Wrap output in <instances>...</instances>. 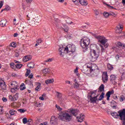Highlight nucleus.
<instances>
[{
  "instance_id": "5fc2aeb1",
  "label": "nucleus",
  "mask_w": 125,
  "mask_h": 125,
  "mask_svg": "<svg viewBox=\"0 0 125 125\" xmlns=\"http://www.w3.org/2000/svg\"><path fill=\"white\" fill-rule=\"evenodd\" d=\"M16 67L18 69H20V68H21V67H22V64H17L16 65Z\"/></svg>"
},
{
  "instance_id": "09e8293b",
  "label": "nucleus",
  "mask_w": 125,
  "mask_h": 125,
  "mask_svg": "<svg viewBox=\"0 0 125 125\" xmlns=\"http://www.w3.org/2000/svg\"><path fill=\"white\" fill-rule=\"evenodd\" d=\"M4 3V1L3 0L0 1V9L2 7Z\"/></svg>"
},
{
  "instance_id": "20e7f679",
  "label": "nucleus",
  "mask_w": 125,
  "mask_h": 125,
  "mask_svg": "<svg viewBox=\"0 0 125 125\" xmlns=\"http://www.w3.org/2000/svg\"><path fill=\"white\" fill-rule=\"evenodd\" d=\"M85 66L87 69V70L84 72L85 74H91V73H96L97 74V73L99 72L98 66L94 63L91 62L87 63Z\"/></svg>"
},
{
  "instance_id": "052dcab7",
  "label": "nucleus",
  "mask_w": 125,
  "mask_h": 125,
  "mask_svg": "<svg viewBox=\"0 0 125 125\" xmlns=\"http://www.w3.org/2000/svg\"><path fill=\"white\" fill-rule=\"evenodd\" d=\"M10 66L11 68H12V69H14V63L12 62L11 63H10Z\"/></svg>"
},
{
  "instance_id": "de8ad7c7",
  "label": "nucleus",
  "mask_w": 125,
  "mask_h": 125,
  "mask_svg": "<svg viewBox=\"0 0 125 125\" xmlns=\"http://www.w3.org/2000/svg\"><path fill=\"white\" fill-rule=\"evenodd\" d=\"M22 122H23V124H27V123H28V120L26 118H24L23 119H22Z\"/></svg>"
},
{
  "instance_id": "864d4df0",
  "label": "nucleus",
  "mask_w": 125,
  "mask_h": 125,
  "mask_svg": "<svg viewBox=\"0 0 125 125\" xmlns=\"http://www.w3.org/2000/svg\"><path fill=\"white\" fill-rule=\"evenodd\" d=\"M39 125H48V123L47 122L41 123L39 124Z\"/></svg>"
},
{
  "instance_id": "49530a36",
  "label": "nucleus",
  "mask_w": 125,
  "mask_h": 125,
  "mask_svg": "<svg viewBox=\"0 0 125 125\" xmlns=\"http://www.w3.org/2000/svg\"><path fill=\"white\" fill-rule=\"evenodd\" d=\"M31 73V70L30 69H27L26 73H25V77H28L29 74Z\"/></svg>"
},
{
  "instance_id": "a211bd4d",
  "label": "nucleus",
  "mask_w": 125,
  "mask_h": 125,
  "mask_svg": "<svg viewBox=\"0 0 125 125\" xmlns=\"http://www.w3.org/2000/svg\"><path fill=\"white\" fill-rule=\"evenodd\" d=\"M77 118L78 119V122H79V123H82V122H83V119H84V115L81 114Z\"/></svg>"
},
{
  "instance_id": "423d86ee",
  "label": "nucleus",
  "mask_w": 125,
  "mask_h": 125,
  "mask_svg": "<svg viewBox=\"0 0 125 125\" xmlns=\"http://www.w3.org/2000/svg\"><path fill=\"white\" fill-rule=\"evenodd\" d=\"M99 57V53L94 49H91L90 53L89 58L91 62H95Z\"/></svg>"
},
{
  "instance_id": "6e6552de",
  "label": "nucleus",
  "mask_w": 125,
  "mask_h": 125,
  "mask_svg": "<svg viewBox=\"0 0 125 125\" xmlns=\"http://www.w3.org/2000/svg\"><path fill=\"white\" fill-rule=\"evenodd\" d=\"M98 92H99L97 91V90L90 91L88 94V98H89V97H95V96H97V95H98L99 97L100 94L98 93Z\"/></svg>"
},
{
  "instance_id": "13d9d810",
  "label": "nucleus",
  "mask_w": 125,
  "mask_h": 125,
  "mask_svg": "<svg viewBox=\"0 0 125 125\" xmlns=\"http://www.w3.org/2000/svg\"><path fill=\"white\" fill-rule=\"evenodd\" d=\"M35 106H37V107H40V106H41V103L37 102L35 104Z\"/></svg>"
},
{
  "instance_id": "4d7b16f0",
  "label": "nucleus",
  "mask_w": 125,
  "mask_h": 125,
  "mask_svg": "<svg viewBox=\"0 0 125 125\" xmlns=\"http://www.w3.org/2000/svg\"><path fill=\"white\" fill-rule=\"evenodd\" d=\"M42 39H39L37 41V42L38 44H40V43H42Z\"/></svg>"
},
{
  "instance_id": "bf43d9fd",
  "label": "nucleus",
  "mask_w": 125,
  "mask_h": 125,
  "mask_svg": "<svg viewBox=\"0 0 125 125\" xmlns=\"http://www.w3.org/2000/svg\"><path fill=\"white\" fill-rule=\"evenodd\" d=\"M13 24L14 25H17V21L16 19H14L13 20Z\"/></svg>"
},
{
  "instance_id": "774afa93",
  "label": "nucleus",
  "mask_w": 125,
  "mask_h": 125,
  "mask_svg": "<svg viewBox=\"0 0 125 125\" xmlns=\"http://www.w3.org/2000/svg\"><path fill=\"white\" fill-rule=\"evenodd\" d=\"M19 55H20V54L18 52H16L15 54V56H16V57H18Z\"/></svg>"
},
{
  "instance_id": "cd10ccee",
  "label": "nucleus",
  "mask_w": 125,
  "mask_h": 125,
  "mask_svg": "<svg viewBox=\"0 0 125 125\" xmlns=\"http://www.w3.org/2000/svg\"><path fill=\"white\" fill-rule=\"evenodd\" d=\"M74 74L76 75V76H80V73H79V67H77L73 71Z\"/></svg>"
},
{
  "instance_id": "37998d69",
  "label": "nucleus",
  "mask_w": 125,
  "mask_h": 125,
  "mask_svg": "<svg viewBox=\"0 0 125 125\" xmlns=\"http://www.w3.org/2000/svg\"><path fill=\"white\" fill-rule=\"evenodd\" d=\"M21 7L23 10L26 9V3L25 2H22L21 3Z\"/></svg>"
},
{
  "instance_id": "ddd939ff",
  "label": "nucleus",
  "mask_w": 125,
  "mask_h": 125,
  "mask_svg": "<svg viewBox=\"0 0 125 125\" xmlns=\"http://www.w3.org/2000/svg\"><path fill=\"white\" fill-rule=\"evenodd\" d=\"M7 20L5 19H2L0 21V26L1 27H6Z\"/></svg>"
},
{
  "instance_id": "9d476101",
  "label": "nucleus",
  "mask_w": 125,
  "mask_h": 125,
  "mask_svg": "<svg viewBox=\"0 0 125 125\" xmlns=\"http://www.w3.org/2000/svg\"><path fill=\"white\" fill-rule=\"evenodd\" d=\"M26 16L27 17V22L29 25H35V18L32 19V20H30V18L29 17V12H26Z\"/></svg>"
},
{
  "instance_id": "0e129e2a",
  "label": "nucleus",
  "mask_w": 125,
  "mask_h": 125,
  "mask_svg": "<svg viewBox=\"0 0 125 125\" xmlns=\"http://www.w3.org/2000/svg\"><path fill=\"white\" fill-rule=\"evenodd\" d=\"M2 101H3V102H6V101H7V99H6V98L3 97L2 99Z\"/></svg>"
},
{
  "instance_id": "0eeeda50",
  "label": "nucleus",
  "mask_w": 125,
  "mask_h": 125,
  "mask_svg": "<svg viewBox=\"0 0 125 125\" xmlns=\"http://www.w3.org/2000/svg\"><path fill=\"white\" fill-rule=\"evenodd\" d=\"M124 29V25L119 23L116 28L115 32L116 34H121Z\"/></svg>"
},
{
  "instance_id": "e433bc0d",
  "label": "nucleus",
  "mask_w": 125,
  "mask_h": 125,
  "mask_svg": "<svg viewBox=\"0 0 125 125\" xmlns=\"http://www.w3.org/2000/svg\"><path fill=\"white\" fill-rule=\"evenodd\" d=\"M63 27L64 31H65L66 33H68V31H69V27H68V26L66 25H64Z\"/></svg>"
},
{
  "instance_id": "5701e85b",
  "label": "nucleus",
  "mask_w": 125,
  "mask_h": 125,
  "mask_svg": "<svg viewBox=\"0 0 125 125\" xmlns=\"http://www.w3.org/2000/svg\"><path fill=\"white\" fill-rule=\"evenodd\" d=\"M111 115L113 118H118V117H119V116H120L119 114L116 112H111Z\"/></svg>"
},
{
  "instance_id": "473e14b6",
  "label": "nucleus",
  "mask_w": 125,
  "mask_h": 125,
  "mask_svg": "<svg viewBox=\"0 0 125 125\" xmlns=\"http://www.w3.org/2000/svg\"><path fill=\"white\" fill-rule=\"evenodd\" d=\"M27 66L29 68H34L35 67V64H34V62H30L27 64Z\"/></svg>"
},
{
  "instance_id": "680f3d73",
  "label": "nucleus",
  "mask_w": 125,
  "mask_h": 125,
  "mask_svg": "<svg viewBox=\"0 0 125 125\" xmlns=\"http://www.w3.org/2000/svg\"><path fill=\"white\" fill-rule=\"evenodd\" d=\"M104 4H105V5L108 6V7H109V8H112V9L114 8V7H113V6H112L107 4V3H104Z\"/></svg>"
},
{
  "instance_id": "e2e57ef3",
  "label": "nucleus",
  "mask_w": 125,
  "mask_h": 125,
  "mask_svg": "<svg viewBox=\"0 0 125 125\" xmlns=\"http://www.w3.org/2000/svg\"><path fill=\"white\" fill-rule=\"evenodd\" d=\"M33 77H34V75H33V74H31L28 76L29 79H33Z\"/></svg>"
},
{
  "instance_id": "4468645a",
  "label": "nucleus",
  "mask_w": 125,
  "mask_h": 125,
  "mask_svg": "<svg viewBox=\"0 0 125 125\" xmlns=\"http://www.w3.org/2000/svg\"><path fill=\"white\" fill-rule=\"evenodd\" d=\"M114 90H112L109 91L106 93V94H105V96H106L107 97L106 100H110V97H111V95H112V94H114Z\"/></svg>"
},
{
  "instance_id": "58836bf2",
  "label": "nucleus",
  "mask_w": 125,
  "mask_h": 125,
  "mask_svg": "<svg viewBox=\"0 0 125 125\" xmlns=\"http://www.w3.org/2000/svg\"><path fill=\"white\" fill-rule=\"evenodd\" d=\"M109 15L110 14H109V13H107V12L104 13V16L105 17V18H108Z\"/></svg>"
},
{
  "instance_id": "2f4dec72",
  "label": "nucleus",
  "mask_w": 125,
  "mask_h": 125,
  "mask_svg": "<svg viewBox=\"0 0 125 125\" xmlns=\"http://www.w3.org/2000/svg\"><path fill=\"white\" fill-rule=\"evenodd\" d=\"M104 95H105V93L102 92L101 95L99 97L98 100H99V101H101V100H102L103 99V98H104Z\"/></svg>"
},
{
  "instance_id": "6ab92c4d",
  "label": "nucleus",
  "mask_w": 125,
  "mask_h": 125,
  "mask_svg": "<svg viewBox=\"0 0 125 125\" xmlns=\"http://www.w3.org/2000/svg\"><path fill=\"white\" fill-rule=\"evenodd\" d=\"M31 59H32V56L30 55H27L23 58V62H27V61H29Z\"/></svg>"
},
{
  "instance_id": "aec40b11",
  "label": "nucleus",
  "mask_w": 125,
  "mask_h": 125,
  "mask_svg": "<svg viewBox=\"0 0 125 125\" xmlns=\"http://www.w3.org/2000/svg\"><path fill=\"white\" fill-rule=\"evenodd\" d=\"M53 83H54V79H49L45 81V83H46V84Z\"/></svg>"
},
{
  "instance_id": "f03ea898",
  "label": "nucleus",
  "mask_w": 125,
  "mask_h": 125,
  "mask_svg": "<svg viewBox=\"0 0 125 125\" xmlns=\"http://www.w3.org/2000/svg\"><path fill=\"white\" fill-rule=\"evenodd\" d=\"M64 49V46L62 45H61L59 48V53L60 55L62 57H64V55H65V53H68L69 52H74L76 50V46L74 44H69L67 45L66 47L64 48V52H63V50Z\"/></svg>"
},
{
  "instance_id": "c03bdc74",
  "label": "nucleus",
  "mask_w": 125,
  "mask_h": 125,
  "mask_svg": "<svg viewBox=\"0 0 125 125\" xmlns=\"http://www.w3.org/2000/svg\"><path fill=\"white\" fill-rule=\"evenodd\" d=\"M9 99L11 101H14V96H12V95H9Z\"/></svg>"
},
{
  "instance_id": "ea45409f",
  "label": "nucleus",
  "mask_w": 125,
  "mask_h": 125,
  "mask_svg": "<svg viewBox=\"0 0 125 125\" xmlns=\"http://www.w3.org/2000/svg\"><path fill=\"white\" fill-rule=\"evenodd\" d=\"M20 113H25L26 112V110L25 109L21 108L18 110Z\"/></svg>"
},
{
  "instance_id": "6e6d98bb",
  "label": "nucleus",
  "mask_w": 125,
  "mask_h": 125,
  "mask_svg": "<svg viewBox=\"0 0 125 125\" xmlns=\"http://www.w3.org/2000/svg\"><path fill=\"white\" fill-rule=\"evenodd\" d=\"M117 46H118V47H121L123 46V43H122V42H118L117 43Z\"/></svg>"
},
{
  "instance_id": "dca6fc26",
  "label": "nucleus",
  "mask_w": 125,
  "mask_h": 125,
  "mask_svg": "<svg viewBox=\"0 0 125 125\" xmlns=\"http://www.w3.org/2000/svg\"><path fill=\"white\" fill-rule=\"evenodd\" d=\"M0 85L1 87H2V89H5V88H6V84H5V82H4V81L1 78H0Z\"/></svg>"
},
{
  "instance_id": "f8f14e48",
  "label": "nucleus",
  "mask_w": 125,
  "mask_h": 125,
  "mask_svg": "<svg viewBox=\"0 0 125 125\" xmlns=\"http://www.w3.org/2000/svg\"><path fill=\"white\" fill-rule=\"evenodd\" d=\"M118 114H119V117H120L121 120L125 119V109L119 111Z\"/></svg>"
},
{
  "instance_id": "3c124183",
  "label": "nucleus",
  "mask_w": 125,
  "mask_h": 125,
  "mask_svg": "<svg viewBox=\"0 0 125 125\" xmlns=\"http://www.w3.org/2000/svg\"><path fill=\"white\" fill-rule=\"evenodd\" d=\"M0 115H2V114H3V108L1 106H0Z\"/></svg>"
},
{
  "instance_id": "9b49d317",
  "label": "nucleus",
  "mask_w": 125,
  "mask_h": 125,
  "mask_svg": "<svg viewBox=\"0 0 125 125\" xmlns=\"http://www.w3.org/2000/svg\"><path fill=\"white\" fill-rule=\"evenodd\" d=\"M102 80L103 83H104L108 82V75L107 74V72H103L102 75Z\"/></svg>"
},
{
  "instance_id": "f704fd0d",
  "label": "nucleus",
  "mask_w": 125,
  "mask_h": 125,
  "mask_svg": "<svg viewBox=\"0 0 125 125\" xmlns=\"http://www.w3.org/2000/svg\"><path fill=\"white\" fill-rule=\"evenodd\" d=\"M34 23H35V25H38V24H39L40 23V22L41 21L39 20V19L38 18H34Z\"/></svg>"
},
{
  "instance_id": "1a4fd4ad",
  "label": "nucleus",
  "mask_w": 125,
  "mask_h": 125,
  "mask_svg": "<svg viewBox=\"0 0 125 125\" xmlns=\"http://www.w3.org/2000/svg\"><path fill=\"white\" fill-rule=\"evenodd\" d=\"M110 81L112 84H117V76L114 74H112L110 76Z\"/></svg>"
},
{
  "instance_id": "603ef678",
  "label": "nucleus",
  "mask_w": 125,
  "mask_h": 125,
  "mask_svg": "<svg viewBox=\"0 0 125 125\" xmlns=\"http://www.w3.org/2000/svg\"><path fill=\"white\" fill-rule=\"evenodd\" d=\"M53 61V58L48 59L45 61V62H52Z\"/></svg>"
},
{
  "instance_id": "c756f323",
  "label": "nucleus",
  "mask_w": 125,
  "mask_h": 125,
  "mask_svg": "<svg viewBox=\"0 0 125 125\" xmlns=\"http://www.w3.org/2000/svg\"><path fill=\"white\" fill-rule=\"evenodd\" d=\"M94 12H95V14L96 15V18H97L98 16H99V15L100 14V10H95Z\"/></svg>"
},
{
  "instance_id": "2eb2a0df",
  "label": "nucleus",
  "mask_w": 125,
  "mask_h": 125,
  "mask_svg": "<svg viewBox=\"0 0 125 125\" xmlns=\"http://www.w3.org/2000/svg\"><path fill=\"white\" fill-rule=\"evenodd\" d=\"M9 86L10 87H18L19 86V85L18 84V83H17L16 81H13L11 82L9 84Z\"/></svg>"
},
{
  "instance_id": "69168bd1",
  "label": "nucleus",
  "mask_w": 125,
  "mask_h": 125,
  "mask_svg": "<svg viewBox=\"0 0 125 125\" xmlns=\"http://www.w3.org/2000/svg\"><path fill=\"white\" fill-rule=\"evenodd\" d=\"M72 1H73L75 4H78V0H72Z\"/></svg>"
},
{
  "instance_id": "a878e982",
  "label": "nucleus",
  "mask_w": 125,
  "mask_h": 125,
  "mask_svg": "<svg viewBox=\"0 0 125 125\" xmlns=\"http://www.w3.org/2000/svg\"><path fill=\"white\" fill-rule=\"evenodd\" d=\"M11 92L12 93H15V92H16V91H17V90H18V87H11Z\"/></svg>"
},
{
  "instance_id": "393cba45",
  "label": "nucleus",
  "mask_w": 125,
  "mask_h": 125,
  "mask_svg": "<svg viewBox=\"0 0 125 125\" xmlns=\"http://www.w3.org/2000/svg\"><path fill=\"white\" fill-rule=\"evenodd\" d=\"M57 120V118L55 116H52L51 118V120L50 121V124H51L52 125H53V124H54V122H55Z\"/></svg>"
},
{
  "instance_id": "7c9ffc66",
  "label": "nucleus",
  "mask_w": 125,
  "mask_h": 125,
  "mask_svg": "<svg viewBox=\"0 0 125 125\" xmlns=\"http://www.w3.org/2000/svg\"><path fill=\"white\" fill-rule=\"evenodd\" d=\"M9 114L11 115V116H13L16 114V111L14 109H10L9 111Z\"/></svg>"
},
{
  "instance_id": "c9c22d12",
  "label": "nucleus",
  "mask_w": 125,
  "mask_h": 125,
  "mask_svg": "<svg viewBox=\"0 0 125 125\" xmlns=\"http://www.w3.org/2000/svg\"><path fill=\"white\" fill-rule=\"evenodd\" d=\"M45 97V94H42V96L39 97L40 100H41L42 101H43L44 100V98Z\"/></svg>"
},
{
  "instance_id": "f257e3e1",
  "label": "nucleus",
  "mask_w": 125,
  "mask_h": 125,
  "mask_svg": "<svg viewBox=\"0 0 125 125\" xmlns=\"http://www.w3.org/2000/svg\"><path fill=\"white\" fill-rule=\"evenodd\" d=\"M77 112H78V109L70 108L62 112L59 115V118L60 120L62 122H71V121L73 120L72 115H73V116H76Z\"/></svg>"
},
{
  "instance_id": "8fccbe9b",
  "label": "nucleus",
  "mask_w": 125,
  "mask_h": 125,
  "mask_svg": "<svg viewBox=\"0 0 125 125\" xmlns=\"http://www.w3.org/2000/svg\"><path fill=\"white\" fill-rule=\"evenodd\" d=\"M10 46H11L12 47H16V43L12 42L11 43Z\"/></svg>"
},
{
  "instance_id": "338daca9",
  "label": "nucleus",
  "mask_w": 125,
  "mask_h": 125,
  "mask_svg": "<svg viewBox=\"0 0 125 125\" xmlns=\"http://www.w3.org/2000/svg\"><path fill=\"white\" fill-rule=\"evenodd\" d=\"M115 58L116 60H119V59H120V56H119V55H117L115 56Z\"/></svg>"
},
{
  "instance_id": "79ce46f5",
  "label": "nucleus",
  "mask_w": 125,
  "mask_h": 125,
  "mask_svg": "<svg viewBox=\"0 0 125 125\" xmlns=\"http://www.w3.org/2000/svg\"><path fill=\"white\" fill-rule=\"evenodd\" d=\"M56 107L59 112H61L62 110V108L60 107V106L57 104L56 105Z\"/></svg>"
},
{
  "instance_id": "c85d7f7f",
  "label": "nucleus",
  "mask_w": 125,
  "mask_h": 125,
  "mask_svg": "<svg viewBox=\"0 0 125 125\" xmlns=\"http://www.w3.org/2000/svg\"><path fill=\"white\" fill-rule=\"evenodd\" d=\"M37 86L35 88V90L37 91H40L41 90V83H37Z\"/></svg>"
},
{
  "instance_id": "72a5a7b5",
  "label": "nucleus",
  "mask_w": 125,
  "mask_h": 125,
  "mask_svg": "<svg viewBox=\"0 0 125 125\" xmlns=\"http://www.w3.org/2000/svg\"><path fill=\"white\" fill-rule=\"evenodd\" d=\"M26 89V86H25V84L24 83H21L20 86L21 90H24Z\"/></svg>"
},
{
  "instance_id": "4c0bfd02",
  "label": "nucleus",
  "mask_w": 125,
  "mask_h": 125,
  "mask_svg": "<svg viewBox=\"0 0 125 125\" xmlns=\"http://www.w3.org/2000/svg\"><path fill=\"white\" fill-rule=\"evenodd\" d=\"M19 94L18 93H16L14 96V101H16L17 99H18Z\"/></svg>"
},
{
  "instance_id": "b1692460",
  "label": "nucleus",
  "mask_w": 125,
  "mask_h": 125,
  "mask_svg": "<svg viewBox=\"0 0 125 125\" xmlns=\"http://www.w3.org/2000/svg\"><path fill=\"white\" fill-rule=\"evenodd\" d=\"M81 5H87V2L84 0H79Z\"/></svg>"
},
{
  "instance_id": "a18cd8bd",
  "label": "nucleus",
  "mask_w": 125,
  "mask_h": 125,
  "mask_svg": "<svg viewBox=\"0 0 125 125\" xmlns=\"http://www.w3.org/2000/svg\"><path fill=\"white\" fill-rule=\"evenodd\" d=\"M56 95L58 98H60L62 96V94L61 93H59V92H56Z\"/></svg>"
},
{
  "instance_id": "39448f33",
  "label": "nucleus",
  "mask_w": 125,
  "mask_h": 125,
  "mask_svg": "<svg viewBox=\"0 0 125 125\" xmlns=\"http://www.w3.org/2000/svg\"><path fill=\"white\" fill-rule=\"evenodd\" d=\"M89 43H90V39L86 37L82 38L80 42V44L82 48H83L85 50L87 49Z\"/></svg>"
},
{
  "instance_id": "a19ab883",
  "label": "nucleus",
  "mask_w": 125,
  "mask_h": 125,
  "mask_svg": "<svg viewBox=\"0 0 125 125\" xmlns=\"http://www.w3.org/2000/svg\"><path fill=\"white\" fill-rule=\"evenodd\" d=\"M107 66L109 70H113V69H114V67H113V66L110 64H107Z\"/></svg>"
},
{
  "instance_id": "f3484780",
  "label": "nucleus",
  "mask_w": 125,
  "mask_h": 125,
  "mask_svg": "<svg viewBox=\"0 0 125 125\" xmlns=\"http://www.w3.org/2000/svg\"><path fill=\"white\" fill-rule=\"evenodd\" d=\"M98 95L96 96L95 97H89L90 98V101L92 102V103H95L97 100H98Z\"/></svg>"
},
{
  "instance_id": "bb28decb",
  "label": "nucleus",
  "mask_w": 125,
  "mask_h": 125,
  "mask_svg": "<svg viewBox=\"0 0 125 125\" xmlns=\"http://www.w3.org/2000/svg\"><path fill=\"white\" fill-rule=\"evenodd\" d=\"M42 72L44 75H46V74H48L49 72V69L48 68H44V69L42 70Z\"/></svg>"
},
{
  "instance_id": "412c9836",
  "label": "nucleus",
  "mask_w": 125,
  "mask_h": 125,
  "mask_svg": "<svg viewBox=\"0 0 125 125\" xmlns=\"http://www.w3.org/2000/svg\"><path fill=\"white\" fill-rule=\"evenodd\" d=\"M98 92H104V84H102L99 88V90H97Z\"/></svg>"
},
{
  "instance_id": "4be33fe9",
  "label": "nucleus",
  "mask_w": 125,
  "mask_h": 125,
  "mask_svg": "<svg viewBox=\"0 0 125 125\" xmlns=\"http://www.w3.org/2000/svg\"><path fill=\"white\" fill-rule=\"evenodd\" d=\"M74 88H79V87H80V84L79 83H78V81H77L76 79H74Z\"/></svg>"
},
{
  "instance_id": "7ed1b4c3",
  "label": "nucleus",
  "mask_w": 125,
  "mask_h": 125,
  "mask_svg": "<svg viewBox=\"0 0 125 125\" xmlns=\"http://www.w3.org/2000/svg\"><path fill=\"white\" fill-rule=\"evenodd\" d=\"M94 36L97 39L98 42L100 43L99 46L101 47L102 52H105L106 51V48L109 45L108 43H106L108 42V40L103 36H97L96 35H94Z\"/></svg>"
}]
</instances>
